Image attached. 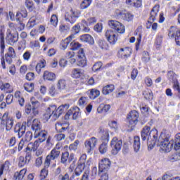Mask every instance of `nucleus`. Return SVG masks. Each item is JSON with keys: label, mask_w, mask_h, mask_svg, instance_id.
<instances>
[{"label": "nucleus", "mask_w": 180, "mask_h": 180, "mask_svg": "<svg viewBox=\"0 0 180 180\" xmlns=\"http://www.w3.org/2000/svg\"><path fill=\"white\" fill-rule=\"evenodd\" d=\"M141 140L143 141H150L152 140V147L157 144L160 147L162 151L169 153L174 147V140L171 139V136L162 132L158 139V131L148 126H145L141 131Z\"/></svg>", "instance_id": "obj_1"}, {"label": "nucleus", "mask_w": 180, "mask_h": 180, "mask_svg": "<svg viewBox=\"0 0 180 180\" xmlns=\"http://www.w3.org/2000/svg\"><path fill=\"white\" fill-rule=\"evenodd\" d=\"M68 108H70V105L68 104L60 105L58 108L56 105H51L47 108L46 113L44 114L43 119H44L46 122H48L50 119L53 121L57 120L63 113L66 112Z\"/></svg>", "instance_id": "obj_2"}, {"label": "nucleus", "mask_w": 180, "mask_h": 180, "mask_svg": "<svg viewBox=\"0 0 180 180\" xmlns=\"http://www.w3.org/2000/svg\"><path fill=\"white\" fill-rule=\"evenodd\" d=\"M158 15V11L157 9L155 10V7H154L150 11V17L146 23V29H151L152 27V29L155 32L157 30V29L158 28V24L154 22L155 21V19Z\"/></svg>", "instance_id": "obj_3"}, {"label": "nucleus", "mask_w": 180, "mask_h": 180, "mask_svg": "<svg viewBox=\"0 0 180 180\" xmlns=\"http://www.w3.org/2000/svg\"><path fill=\"white\" fill-rule=\"evenodd\" d=\"M60 157V148L55 147L46 156L44 162L45 168H49L52 161L57 160Z\"/></svg>", "instance_id": "obj_4"}, {"label": "nucleus", "mask_w": 180, "mask_h": 180, "mask_svg": "<svg viewBox=\"0 0 180 180\" xmlns=\"http://www.w3.org/2000/svg\"><path fill=\"white\" fill-rule=\"evenodd\" d=\"M40 106V103H39L38 101H34L33 98L31 99V104L27 103L25 105V113L27 115H30V113L32 111L33 115H32V117L33 116H37V115H39V107Z\"/></svg>", "instance_id": "obj_5"}, {"label": "nucleus", "mask_w": 180, "mask_h": 180, "mask_svg": "<svg viewBox=\"0 0 180 180\" xmlns=\"http://www.w3.org/2000/svg\"><path fill=\"white\" fill-rule=\"evenodd\" d=\"M122 146L123 141L122 139H119L117 137L112 138L110 142V147L112 148L111 154H112V155H117V154H119V152L122 150Z\"/></svg>", "instance_id": "obj_6"}, {"label": "nucleus", "mask_w": 180, "mask_h": 180, "mask_svg": "<svg viewBox=\"0 0 180 180\" xmlns=\"http://www.w3.org/2000/svg\"><path fill=\"white\" fill-rule=\"evenodd\" d=\"M8 116H9L8 112H5L3 115L1 124L5 126L6 131H11L13 127L14 121L13 119L11 118V117H8Z\"/></svg>", "instance_id": "obj_7"}, {"label": "nucleus", "mask_w": 180, "mask_h": 180, "mask_svg": "<svg viewBox=\"0 0 180 180\" xmlns=\"http://www.w3.org/2000/svg\"><path fill=\"white\" fill-rule=\"evenodd\" d=\"M127 122L129 123V127H134L139 123V112L131 111L127 117Z\"/></svg>", "instance_id": "obj_8"}, {"label": "nucleus", "mask_w": 180, "mask_h": 180, "mask_svg": "<svg viewBox=\"0 0 180 180\" xmlns=\"http://www.w3.org/2000/svg\"><path fill=\"white\" fill-rule=\"evenodd\" d=\"M115 16L119 19L125 20L126 22H132L133 19H134V15L130 12H126L120 10L115 11Z\"/></svg>", "instance_id": "obj_9"}, {"label": "nucleus", "mask_w": 180, "mask_h": 180, "mask_svg": "<svg viewBox=\"0 0 180 180\" xmlns=\"http://www.w3.org/2000/svg\"><path fill=\"white\" fill-rule=\"evenodd\" d=\"M79 17L78 11L71 8L70 11H68L65 14V19L66 22H70L72 25L77 22V19Z\"/></svg>", "instance_id": "obj_10"}, {"label": "nucleus", "mask_w": 180, "mask_h": 180, "mask_svg": "<svg viewBox=\"0 0 180 180\" xmlns=\"http://www.w3.org/2000/svg\"><path fill=\"white\" fill-rule=\"evenodd\" d=\"M108 25L111 29H113L117 33L123 34L125 32L124 25H123L120 22L117 20H110L108 22Z\"/></svg>", "instance_id": "obj_11"}, {"label": "nucleus", "mask_w": 180, "mask_h": 180, "mask_svg": "<svg viewBox=\"0 0 180 180\" xmlns=\"http://www.w3.org/2000/svg\"><path fill=\"white\" fill-rule=\"evenodd\" d=\"M98 139L96 137H91L89 140L85 141L84 146L88 154H91L95 148Z\"/></svg>", "instance_id": "obj_12"}, {"label": "nucleus", "mask_w": 180, "mask_h": 180, "mask_svg": "<svg viewBox=\"0 0 180 180\" xmlns=\"http://www.w3.org/2000/svg\"><path fill=\"white\" fill-rule=\"evenodd\" d=\"M110 160L108 158L102 159L98 164V172H106L110 168Z\"/></svg>", "instance_id": "obj_13"}, {"label": "nucleus", "mask_w": 180, "mask_h": 180, "mask_svg": "<svg viewBox=\"0 0 180 180\" xmlns=\"http://www.w3.org/2000/svg\"><path fill=\"white\" fill-rule=\"evenodd\" d=\"M105 37L110 44L115 45L117 41V33L113 30H108L105 32Z\"/></svg>", "instance_id": "obj_14"}, {"label": "nucleus", "mask_w": 180, "mask_h": 180, "mask_svg": "<svg viewBox=\"0 0 180 180\" xmlns=\"http://www.w3.org/2000/svg\"><path fill=\"white\" fill-rule=\"evenodd\" d=\"M26 131V122L17 123L14 127V133H17L18 136V139L23 137Z\"/></svg>", "instance_id": "obj_15"}, {"label": "nucleus", "mask_w": 180, "mask_h": 180, "mask_svg": "<svg viewBox=\"0 0 180 180\" xmlns=\"http://www.w3.org/2000/svg\"><path fill=\"white\" fill-rule=\"evenodd\" d=\"M6 41L10 46H13L19 40V33H6Z\"/></svg>", "instance_id": "obj_16"}, {"label": "nucleus", "mask_w": 180, "mask_h": 180, "mask_svg": "<svg viewBox=\"0 0 180 180\" xmlns=\"http://www.w3.org/2000/svg\"><path fill=\"white\" fill-rule=\"evenodd\" d=\"M118 54L121 58H129V57L131 54V49L127 47V48H121L118 51Z\"/></svg>", "instance_id": "obj_17"}, {"label": "nucleus", "mask_w": 180, "mask_h": 180, "mask_svg": "<svg viewBox=\"0 0 180 180\" xmlns=\"http://www.w3.org/2000/svg\"><path fill=\"white\" fill-rule=\"evenodd\" d=\"M47 136V131L46 130L40 129L38 131L34 133V137L37 139L39 143H43V141H46V137Z\"/></svg>", "instance_id": "obj_18"}, {"label": "nucleus", "mask_w": 180, "mask_h": 180, "mask_svg": "<svg viewBox=\"0 0 180 180\" xmlns=\"http://www.w3.org/2000/svg\"><path fill=\"white\" fill-rule=\"evenodd\" d=\"M79 39L81 41H83L84 43H88L89 44L92 45L95 43V41H94V37H92V36L89 35V34L81 35Z\"/></svg>", "instance_id": "obj_19"}, {"label": "nucleus", "mask_w": 180, "mask_h": 180, "mask_svg": "<svg viewBox=\"0 0 180 180\" xmlns=\"http://www.w3.org/2000/svg\"><path fill=\"white\" fill-rule=\"evenodd\" d=\"M72 115V118L74 120H77L79 117V111H75V110H69L65 115V120H68L70 116Z\"/></svg>", "instance_id": "obj_20"}, {"label": "nucleus", "mask_w": 180, "mask_h": 180, "mask_svg": "<svg viewBox=\"0 0 180 180\" xmlns=\"http://www.w3.org/2000/svg\"><path fill=\"white\" fill-rule=\"evenodd\" d=\"M31 129L36 133V131H39V130H41V122L39 121L37 119H34L32 121Z\"/></svg>", "instance_id": "obj_21"}, {"label": "nucleus", "mask_w": 180, "mask_h": 180, "mask_svg": "<svg viewBox=\"0 0 180 180\" xmlns=\"http://www.w3.org/2000/svg\"><path fill=\"white\" fill-rule=\"evenodd\" d=\"M72 39H74V34H71L68 38L62 40L60 42V49L62 50H65V49L68 47V44H70V42L71 41V40H72Z\"/></svg>", "instance_id": "obj_22"}, {"label": "nucleus", "mask_w": 180, "mask_h": 180, "mask_svg": "<svg viewBox=\"0 0 180 180\" xmlns=\"http://www.w3.org/2000/svg\"><path fill=\"white\" fill-rule=\"evenodd\" d=\"M134 151L135 153H139L141 147V143H140V136H134Z\"/></svg>", "instance_id": "obj_23"}, {"label": "nucleus", "mask_w": 180, "mask_h": 180, "mask_svg": "<svg viewBox=\"0 0 180 180\" xmlns=\"http://www.w3.org/2000/svg\"><path fill=\"white\" fill-rule=\"evenodd\" d=\"M25 148V153H32V151H36L39 147V141H35L34 143H30Z\"/></svg>", "instance_id": "obj_24"}, {"label": "nucleus", "mask_w": 180, "mask_h": 180, "mask_svg": "<svg viewBox=\"0 0 180 180\" xmlns=\"http://www.w3.org/2000/svg\"><path fill=\"white\" fill-rule=\"evenodd\" d=\"M115 91V85L113 84H108L103 87L102 94L103 95H109V94H112Z\"/></svg>", "instance_id": "obj_25"}, {"label": "nucleus", "mask_w": 180, "mask_h": 180, "mask_svg": "<svg viewBox=\"0 0 180 180\" xmlns=\"http://www.w3.org/2000/svg\"><path fill=\"white\" fill-rule=\"evenodd\" d=\"M75 53L74 51H68L65 54V58L69 60L70 64L74 65L77 63V59H75Z\"/></svg>", "instance_id": "obj_26"}, {"label": "nucleus", "mask_w": 180, "mask_h": 180, "mask_svg": "<svg viewBox=\"0 0 180 180\" xmlns=\"http://www.w3.org/2000/svg\"><path fill=\"white\" fill-rule=\"evenodd\" d=\"M180 30L178 28L172 26L169 30H168V36L170 39H174L178 33H179Z\"/></svg>", "instance_id": "obj_27"}, {"label": "nucleus", "mask_w": 180, "mask_h": 180, "mask_svg": "<svg viewBox=\"0 0 180 180\" xmlns=\"http://www.w3.org/2000/svg\"><path fill=\"white\" fill-rule=\"evenodd\" d=\"M43 78L48 81H54V79H56V74L49 71H45L43 75Z\"/></svg>", "instance_id": "obj_28"}, {"label": "nucleus", "mask_w": 180, "mask_h": 180, "mask_svg": "<svg viewBox=\"0 0 180 180\" xmlns=\"http://www.w3.org/2000/svg\"><path fill=\"white\" fill-rule=\"evenodd\" d=\"M126 4L134 8H141L142 5L141 0H126Z\"/></svg>", "instance_id": "obj_29"}, {"label": "nucleus", "mask_w": 180, "mask_h": 180, "mask_svg": "<svg viewBox=\"0 0 180 180\" xmlns=\"http://www.w3.org/2000/svg\"><path fill=\"white\" fill-rule=\"evenodd\" d=\"M85 168V163L84 162H78L77 166L75 169L76 172V175H81Z\"/></svg>", "instance_id": "obj_30"}, {"label": "nucleus", "mask_w": 180, "mask_h": 180, "mask_svg": "<svg viewBox=\"0 0 180 180\" xmlns=\"http://www.w3.org/2000/svg\"><path fill=\"white\" fill-rule=\"evenodd\" d=\"M26 169H22L19 172H16L14 174V178H15L16 180L23 179L25 175H26Z\"/></svg>", "instance_id": "obj_31"}, {"label": "nucleus", "mask_w": 180, "mask_h": 180, "mask_svg": "<svg viewBox=\"0 0 180 180\" xmlns=\"http://www.w3.org/2000/svg\"><path fill=\"white\" fill-rule=\"evenodd\" d=\"M22 19H23V15H22L20 12H17L15 15V20L17 22H20V30H23V29H25V24L22 22Z\"/></svg>", "instance_id": "obj_32"}, {"label": "nucleus", "mask_w": 180, "mask_h": 180, "mask_svg": "<svg viewBox=\"0 0 180 180\" xmlns=\"http://www.w3.org/2000/svg\"><path fill=\"white\" fill-rule=\"evenodd\" d=\"M167 78L169 81L172 83L176 82V81H178V79H176V74H175V72H174L172 70H169L167 72Z\"/></svg>", "instance_id": "obj_33"}, {"label": "nucleus", "mask_w": 180, "mask_h": 180, "mask_svg": "<svg viewBox=\"0 0 180 180\" xmlns=\"http://www.w3.org/2000/svg\"><path fill=\"white\" fill-rule=\"evenodd\" d=\"M97 44L102 50H108L109 49V45L106 41L103 39H99L97 41Z\"/></svg>", "instance_id": "obj_34"}, {"label": "nucleus", "mask_w": 180, "mask_h": 180, "mask_svg": "<svg viewBox=\"0 0 180 180\" xmlns=\"http://www.w3.org/2000/svg\"><path fill=\"white\" fill-rule=\"evenodd\" d=\"M99 95H101V91H99V90L96 89H92L90 91L89 98L90 99H96Z\"/></svg>", "instance_id": "obj_35"}, {"label": "nucleus", "mask_w": 180, "mask_h": 180, "mask_svg": "<svg viewBox=\"0 0 180 180\" xmlns=\"http://www.w3.org/2000/svg\"><path fill=\"white\" fill-rule=\"evenodd\" d=\"M76 65L77 67H81L84 68L85 65H86V58H78L77 61L75 62Z\"/></svg>", "instance_id": "obj_36"}, {"label": "nucleus", "mask_w": 180, "mask_h": 180, "mask_svg": "<svg viewBox=\"0 0 180 180\" xmlns=\"http://www.w3.org/2000/svg\"><path fill=\"white\" fill-rule=\"evenodd\" d=\"M32 139H33V134L32 131H27L21 140L25 143H29V141H31Z\"/></svg>", "instance_id": "obj_37"}, {"label": "nucleus", "mask_w": 180, "mask_h": 180, "mask_svg": "<svg viewBox=\"0 0 180 180\" xmlns=\"http://www.w3.org/2000/svg\"><path fill=\"white\" fill-rule=\"evenodd\" d=\"M82 75V71L81 69L75 68L72 71V78H80Z\"/></svg>", "instance_id": "obj_38"}, {"label": "nucleus", "mask_w": 180, "mask_h": 180, "mask_svg": "<svg viewBox=\"0 0 180 180\" xmlns=\"http://www.w3.org/2000/svg\"><path fill=\"white\" fill-rule=\"evenodd\" d=\"M92 0H83L80 4V9H86L91 6Z\"/></svg>", "instance_id": "obj_39"}, {"label": "nucleus", "mask_w": 180, "mask_h": 180, "mask_svg": "<svg viewBox=\"0 0 180 180\" xmlns=\"http://www.w3.org/2000/svg\"><path fill=\"white\" fill-rule=\"evenodd\" d=\"M70 50H72V51H75V50H78V49L81 48V44H79V42L72 41L70 42Z\"/></svg>", "instance_id": "obj_40"}, {"label": "nucleus", "mask_w": 180, "mask_h": 180, "mask_svg": "<svg viewBox=\"0 0 180 180\" xmlns=\"http://www.w3.org/2000/svg\"><path fill=\"white\" fill-rule=\"evenodd\" d=\"M68 157H70V153L65 151L62 153L60 162L61 164H67V162L68 161Z\"/></svg>", "instance_id": "obj_41"}, {"label": "nucleus", "mask_w": 180, "mask_h": 180, "mask_svg": "<svg viewBox=\"0 0 180 180\" xmlns=\"http://www.w3.org/2000/svg\"><path fill=\"white\" fill-rule=\"evenodd\" d=\"M50 23L52 26H54V27H57V25H58V18L57 17V15L53 14L51 15Z\"/></svg>", "instance_id": "obj_42"}, {"label": "nucleus", "mask_w": 180, "mask_h": 180, "mask_svg": "<svg viewBox=\"0 0 180 180\" xmlns=\"http://www.w3.org/2000/svg\"><path fill=\"white\" fill-rule=\"evenodd\" d=\"M9 28L7 30L6 33H19L16 30V25L13 22H11L8 25Z\"/></svg>", "instance_id": "obj_43"}, {"label": "nucleus", "mask_w": 180, "mask_h": 180, "mask_svg": "<svg viewBox=\"0 0 180 180\" xmlns=\"http://www.w3.org/2000/svg\"><path fill=\"white\" fill-rule=\"evenodd\" d=\"M67 86V83L65 82V80L64 79H60L58 82V89L59 91H63L65 89V87Z\"/></svg>", "instance_id": "obj_44"}, {"label": "nucleus", "mask_w": 180, "mask_h": 180, "mask_svg": "<svg viewBox=\"0 0 180 180\" xmlns=\"http://www.w3.org/2000/svg\"><path fill=\"white\" fill-rule=\"evenodd\" d=\"M174 150H176V151L180 150V133L176 135V139L174 141Z\"/></svg>", "instance_id": "obj_45"}, {"label": "nucleus", "mask_w": 180, "mask_h": 180, "mask_svg": "<svg viewBox=\"0 0 180 180\" xmlns=\"http://www.w3.org/2000/svg\"><path fill=\"white\" fill-rule=\"evenodd\" d=\"M102 62L96 63L92 67V71H94V72H98V71H101V70H102Z\"/></svg>", "instance_id": "obj_46"}, {"label": "nucleus", "mask_w": 180, "mask_h": 180, "mask_svg": "<svg viewBox=\"0 0 180 180\" xmlns=\"http://www.w3.org/2000/svg\"><path fill=\"white\" fill-rule=\"evenodd\" d=\"M24 89L27 91V92H32L33 89H34V84L33 83H25Z\"/></svg>", "instance_id": "obj_47"}, {"label": "nucleus", "mask_w": 180, "mask_h": 180, "mask_svg": "<svg viewBox=\"0 0 180 180\" xmlns=\"http://www.w3.org/2000/svg\"><path fill=\"white\" fill-rule=\"evenodd\" d=\"M98 150L101 154H105V153L108 151V143L103 142L102 144L100 145Z\"/></svg>", "instance_id": "obj_48"}, {"label": "nucleus", "mask_w": 180, "mask_h": 180, "mask_svg": "<svg viewBox=\"0 0 180 180\" xmlns=\"http://www.w3.org/2000/svg\"><path fill=\"white\" fill-rule=\"evenodd\" d=\"M46 67L45 61H41L39 63H37L35 70L37 74H40L41 72V68H44Z\"/></svg>", "instance_id": "obj_49"}, {"label": "nucleus", "mask_w": 180, "mask_h": 180, "mask_svg": "<svg viewBox=\"0 0 180 180\" xmlns=\"http://www.w3.org/2000/svg\"><path fill=\"white\" fill-rule=\"evenodd\" d=\"M29 162L23 156H20L18 159V167H25Z\"/></svg>", "instance_id": "obj_50"}, {"label": "nucleus", "mask_w": 180, "mask_h": 180, "mask_svg": "<svg viewBox=\"0 0 180 180\" xmlns=\"http://www.w3.org/2000/svg\"><path fill=\"white\" fill-rule=\"evenodd\" d=\"M82 25L83 26L82 30L84 32V33H88L89 30H91V29L89 27V25H88V22H86V20H82Z\"/></svg>", "instance_id": "obj_51"}, {"label": "nucleus", "mask_w": 180, "mask_h": 180, "mask_svg": "<svg viewBox=\"0 0 180 180\" xmlns=\"http://www.w3.org/2000/svg\"><path fill=\"white\" fill-rule=\"evenodd\" d=\"M101 140H103V143H109V132H108V131H105L103 132V135L101 136Z\"/></svg>", "instance_id": "obj_52"}, {"label": "nucleus", "mask_w": 180, "mask_h": 180, "mask_svg": "<svg viewBox=\"0 0 180 180\" xmlns=\"http://www.w3.org/2000/svg\"><path fill=\"white\" fill-rule=\"evenodd\" d=\"M25 6L29 9V11H33L34 8V6L33 4V1L32 0H26L25 1Z\"/></svg>", "instance_id": "obj_53"}, {"label": "nucleus", "mask_w": 180, "mask_h": 180, "mask_svg": "<svg viewBox=\"0 0 180 180\" xmlns=\"http://www.w3.org/2000/svg\"><path fill=\"white\" fill-rule=\"evenodd\" d=\"M78 144H79V141L76 140L73 143L69 146V150L75 151L78 148Z\"/></svg>", "instance_id": "obj_54"}, {"label": "nucleus", "mask_w": 180, "mask_h": 180, "mask_svg": "<svg viewBox=\"0 0 180 180\" xmlns=\"http://www.w3.org/2000/svg\"><path fill=\"white\" fill-rule=\"evenodd\" d=\"M6 55L10 57H13V58L16 57V53L15 52V49L13 47L8 48V52Z\"/></svg>", "instance_id": "obj_55"}, {"label": "nucleus", "mask_w": 180, "mask_h": 180, "mask_svg": "<svg viewBox=\"0 0 180 180\" xmlns=\"http://www.w3.org/2000/svg\"><path fill=\"white\" fill-rule=\"evenodd\" d=\"M25 49H26V41L25 40L20 41L18 43V50H19V51H23Z\"/></svg>", "instance_id": "obj_56"}, {"label": "nucleus", "mask_w": 180, "mask_h": 180, "mask_svg": "<svg viewBox=\"0 0 180 180\" xmlns=\"http://www.w3.org/2000/svg\"><path fill=\"white\" fill-rule=\"evenodd\" d=\"M98 175L100 176V179L98 180H108L109 179V175L106 172H98Z\"/></svg>", "instance_id": "obj_57"}, {"label": "nucleus", "mask_w": 180, "mask_h": 180, "mask_svg": "<svg viewBox=\"0 0 180 180\" xmlns=\"http://www.w3.org/2000/svg\"><path fill=\"white\" fill-rule=\"evenodd\" d=\"M0 43L1 51H4L5 50V39L3 33L0 34Z\"/></svg>", "instance_id": "obj_58"}, {"label": "nucleus", "mask_w": 180, "mask_h": 180, "mask_svg": "<svg viewBox=\"0 0 180 180\" xmlns=\"http://www.w3.org/2000/svg\"><path fill=\"white\" fill-rule=\"evenodd\" d=\"M81 30V25H79V24L75 25L73 27H72V32H73V34H74V37H75V34H77V33H79Z\"/></svg>", "instance_id": "obj_59"}, {"label": "nucleus", "mask_w": 180, "mask_h": 180, "mask_svg": "<svg viewBox=\"0 0 180 180\" xmlns=\"http://www.w3.org/2000/svg\"><path fill=\"white\" fill-rule=\"evenodd\" d=\"M144 96H145V98L147 100V101H151L153 100V91H148V92H146L145 94H143Z\"/></svg>", "instance_id": "obj_60"}, {"label": "nucleus", "mask_w": 180, "mask_h": 180, "mask_svg": "<svg viewBox=\"0 0 180 180\" xmlns=\"http://www.w3.org/2000/svg\"><path fill=\"white\" fill-rule=\"evenodd\" d=\"M87 102L88 98L86 97H81L78 101L79 106H84V105H86Z\"/></svg>", "instance_id": "obj_61"}, {"label": "nucleus", "mask_w": 180, "mask_h": 180, "mask_svg": "<svg viewBox=\"0 0 180 180\" xmlns=\"http://www.w3.org/2000/svg\"><path fill=\"white\" fill-rule=\"evenodd\" d=\"M25 78L27 81H33V79H34V73L33 72L27 73Z\"/></svg>", "instance_id": "obj_62"}, {"label": "nucleus", "mask_w": 180, "mask_h": 180, "mask_svg": "<svg viewBox=\"0 0 180 180\" xmlns=\"http://www.w3.org/2000/svg\"><path fill=\"white\" fill-rule=\"evenodd\" d=\"M81 180H89V170H85V172H84Z\"/></svg>", "instance_id": "obj_63"}, {"label": "nucleus", "mask_w": 180, "mask_h": 180, "mask_svg": "<svg viewBox=\"0 0 180 180\" xmlns=\"http://www.w3.org/2000/svg\"><path fill=\"white\" fill-rule=\"evenodd\" d=\"M171 179H172V175L168 173L165 174L162 176V178H160V180H171Z\"/></svg>", "instance_id": "obj_64"}]
</instances>
